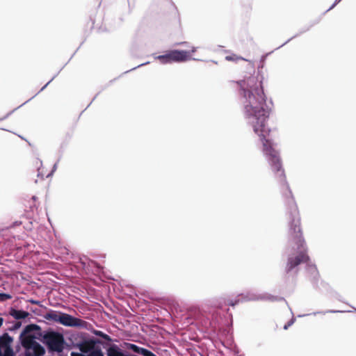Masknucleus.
<instances>
[{"label":"nucleus","instance_id":"f257e3e1","mask_svg":"<svg viewBox=\"0 0 356 356\" xmlns=\"http://www.w3.org/2000/svg\"><path fill=\"white\" fill-rule=\"evenodd\" d=\"M238 84L240 87L243 115L246 122L259 136L263 145V154L270 165L271 170L286 187L289 245H306L302 236L298 207L285 181L284 171L279 151L277 149V143L269 138L270 129L267 126V120L270 110L266 106L261 81L257 76L251 75L238 81Z\"/></svg>","mask_w":356,"mask_h":356},{"label":"nucleus","instance_id":"f03ea898","mask_svg":"<svg viewBox=\"0 0 356 356\" xmlns=\"http://www.w3.org/2000/svg\"><path fill=\"white\" fill-rule=\"evenodd\" d=\"M40 328L38 325L29 324L26 325L19 335V341L25 349L24 356H42L45 350L42 346L35 340L31 334Z\"/></svg>","mask_w":356,"mask_h":356},{"label":"nucleus","instance_id":"7ed1b4c3","mask_svg":"<svg viewBox=\"0 0 356 356\" xmlns=\"http://www.w3.org/2000/svg\"><path fill=\"white\" fill-rule=\"evenodd\" d=\"M40 336L49 352L60 353L64 349L65 339L62 334L51 330L44 331Z\"/></svg>","mask_w":356,"mask_h":356},{"label":"nucleus","instance_id":"20e7f679","mask_svg":"<svg viewBox=\"0 0 356 356\" xmlns=\"http://www.w3.org/2000/svg\"><path fill=\"white\" fill-rule=\"evenodd\" d=\"M13 338L8 333L0 336V356H15L12 348Z\"/></svg>","mask_w":356,"mask_h":356},{"label":"nucleus","instance_id":"39448f33","mask_svg":"<svg viewBox=\"0 0 356 356\" xmlns=\"http://www.w3.org/2000/svg\"><path fill=\"white\" fill-rule=\"evenodd\" d=\"M61 325L68 327H83L86 323L85 321L80 318H75L68 314L63 313L59 318Z\"/></svg>","mask_w":356,"mask_h":356},{"label":"nucleus","instance_id":"423d86ee","mask_svg":"<svg viewBox=\"0 0 356 356\" xmlns=\"http://www.w3.org/2000/svg\"><path fill=\"white\" fill-rule=\"evenodd\" d=\"M171 63H181L191 59L190 51L184 50H171L168 51Z\"/></svg>","mask_w":356,"mask_h":356},{"label":"nucleus","instance_id":"0eeeda50","mask_svg":"<svg viewBox=\"0 0 356 356\" xmlns=\"http://www.w3.org/2000/svg\"><path fill=\"white\" fill-rule=\"evenodd\" d=\"M80 350L81 353H72V356H104L101 349L95 346H81Z\"/></svg>","mask_w":356,"mask_h":356},{"label":"nucleus","instance_id":"6e6552de","mask_svg":"<svg viewBox=\"0 0 356 356\" xmlns=\"http://www.w3.org/2000/svg\"><path fill=\"white\" fill-rule=\"evenodd\" d=\"M243 299L245 301H256V300H270L273 301L277 298L275 296H271L268 293H256L254 292L248 293L243 296Z\"/></svg>","mask_w":356,"mask_h":356},{"label":"nucleus","instance_id":"1a4fd4ad","mask_svg":"<svg viewBox=\"0 0 356 356\" xmlns=\"http://www.w3.org/2000/svg\"><path fill=\"white\" fill-rule=\"evenodd\" d=\"M9 314L16 320H22L27 318L30 314L28 312L10 308Z\"/></svg>","mask_w":356,"mask_h":356},{"label":"nucleus","instance_id":"9d476101","mask_svg":"<svg viewBox=\"0 0 356 356\" xmlns=\"http://www.w3.org/2000/svg\"><path fill=\"white\" fill-rule=\"evenodd\" d=\"M62 312L58 311H54V310H49V312H46L43 317L44 319L56 323H60V318L61 316Z\"/></svg>","mask_w":356,"mask_h":356},{"label":"nucleus","instance_id":"9b49d317","mask_svg":"<svg viewBox=\"0 0 356 356\" xmlns=\"http://www.w3.org/2000/svg\"><path fill=\"white\" fill-rule=\"evenodd\" d=\"M155 58L159 60L162 64L171 63L168 51L165 54L156 56Z\"/></svg>","mask_w":356,"mask_h":356},{"label":"nucleus","instance_id":"f8f14e48","mask_svg":"<svg viewBox=\"0 0 356 356\" xmlns=\"http://www.w3.org/2000/svg\"><path fill=\"white\" fill-rule=\"evenodd\" d=\"M138 354L141 355L143 356H156L154 353H153L150 350H149L146 348H142V347L139 348Z\"/></svg>","mask_w":356,"mask_h":356},{"label":"nucleus","instance_id":"ddd939ff","mask_svg":"<svg viewBox=\"0 0 356 356\" xmlns=\"http://www.w3.org/2000/svg\"><path fill=\"white\" fill-rule=\"evenodd\" d=\"M95 334L97 336L102 337V339H104L106 341H111V338L108 334L102 332V331H96Z\"/></svg>","mask_w":356,"mask_h":356},{"label":"nucleus","instance_id":"4468645a","mask_svg":"<svg viewBox=\"0 0 356 356\" xmlns=\"http://www.w3.org/2000/svg\"><path fill=\"white\" fill-rule=\"evenodd\" d=\"M126 346L128 349L132 350L133 352L138 353L139 350V346L134 343H127Z\"/></svg>","mask_w":356,"mask_h":356},{"label":"nucleus","instance_id":"2eb2a0df","mask_svg":"<svg viewBox=\"0 0 356 356\" xmlns=\"http://www.w3.org/2000/svg\"><path fill=\"white\" fill-rule=\"evenodd\" d=\"M225 59L227 60H229V61H236V60H245L243 58L238 57V56H237L236 55L227 56L225 57Z\"/></svg>","mask_w":356,"mask_h":356},{"label":"nucleus","instance_id":"dca6fc26","mask_svg":"<svg viewBox=\"0 0 356 356\" xmlns=\"http://www.w3.org/2000/svg\"><path fill=\"white\" fill-rule=\"evenodd\" d=\"M10 298H12V296L10 294L0 293V302H3Z\"/></svg>","mask_w":356,"mask_h":356},{"label":"nucleus","instance_id":"f3484780","mask_svg":"<svg viewBox=\"0 0 356 356\" xmlns=\"http://www.w3.org/2000/svg\"><path fill=\"white\" fill-rule=\"evenodd\" d=\"M22 326L21 322H15L10 327L8 328L9 331H15Z\"/></svg>","mask_w":356,"mask_h":356},{"label":"nucleus","instance_id":"a211bd4d","mask_svg":"<svg viewBox=\"0 0 356 356\" xmlns=\"http://www.w3.org/2000/svg\"><path fill=\"white\" fill-rule=\"evenodd\" d=\"M296 321V318L293 317L286 325L284 326V330H287L290 326H291Z\"/></svg>","mask_w":356,"mask_h":356},{"label":"nucleus","instance_id":"6ab92c4d","mask_svg":"<svg viewBox=\"0 0 356 356\" xmlns=\"http://www.w3.org/2000/svg\"><path fill=\"white\" fill-rule=\"evenodd\" d=\"M337 312H340V311H337V310H328L327 312H314L313 313V315H316L318 314H325V313H337Z\"/></svg>","mask_w":356,"mask_h":356},{"label":"nucleus","instance_id":"aec40b11","mask_svg":"<svg viewBox=\"0 0 356 356\" xmlns=\"http://www.w3.org/2000/svg\"><path fill=\"white\" fill-rule=\"evenodd\" d=\"M57 169V163H55L53 166L51 172L47 176V177L51 176L53 173Z\"/></svg>","mask_w":356,"mask_h":356},{"label":"nucleus","instance_id":"412c9836","mask_svg":"<svg viewBox=\"0 0 356 356\" xmlns=\"http://www.w3.org/2000/svg\"><path fill=\"white\" fill-rule=\"evenodd\" d=\"M29 302L32 303V304H34V305H39L40 302L38 301V300H33V299H31V300H29Z\"/></svg>","mask_w":356,"mask_h":356},{"label":"nucleus","instance_id":"4be33fe9","mask_svg":"<svg viewBox=\"0 0 356 356\" xmlns=\"http://www.w3.org/2000/svg\"><path fill=\"white\" fill-rule=\"evenodd\" d=\"M341 1V0H335L334 3L332 5V6L327 10H330L331 9H332Z\"/></svg>","mask_w":356,"mask_h":356},{"label":"nucleus","instance_id":"5701e85b","mask_svg":"<svg viewBox=\"0 0 356 356\" xmlns=\"http://www.w3.org/2000/svg\"><path fill=\"white\" fill-rule=\"evenodd\" d=\"M239 300H236L235 302L230 301L228 302V304L231 306H234L238 302Z\"/></svg>","mask_w":356,"mask_h":356},{"label":"nucleus","instance_id":"b1692460","mask_svg":"<svg viewBox=\"0 0 356 356\" xmlns=\"http://www.w3.org/2000/svg\"><path fill=\"white\" fill-rule=\"evenodd\" d=\"M54 77H53L49 82H47L42 88H41V91L43 90L49 84V83L54 79Z\"/></svg>","mask_w":356,"mask_h":356},{"label":"nucleus","instance_id":"393cba45","mask_svg":"<svg viewBox=\"0 0 356 356\" xmlns=\"http://www.w3.org/2000/svg\"><path fill=\"white\" fill-rule=\"evenodd\" d=\"M3 318L0 317V327L3 325Z\"/></svg>","mask_w":356,"mask_h":356},{"label":"nucleus","instance_id":"a878e982","mask_svg":"<svg viewBox=\"0 0 356 356\" xmlns=\"http://www.w3.org/2000/svg\"><path fill=\"white\" fill-rule=\"evenodd\" d=\"M9 115H10V113H8V114H7L6 116H4L3 118H0V121H1V120H5L6 118H8V116Z\"/></svg>","mask_w":356,"mask_h":356},{"label":"nucleus","instance_id":"bb28decb","mask_svg":"<svg viewBox=\"0 0 356 356\" xmlns=\"http://www.w3.org/2000/svg\"><path fill=\"white\" fill-rule=\"evenodd\" d=\"M196 50H197V48H196V47H193V48H192V50H191V52H192V53H194V52H195V51H196Z\"/></svg>","mask_w":356,"mask_h":356},{"label":"nucleus","instance_id":"cd10ccee","mask_svg":"<svg viewBox=\"0 0 356 356\" xmlns=\"http://www.w3.org/2000/svg\"><path fill=\"white\" fill-rule=\"evenodd\" d=\"M187 44V42H184L178 43L177 44Z\"/></svg>","mask_w":356,"mask_h":356},{"label":"nucleus","instance_id":"c85d7f7f","mask_svg":"<svg viewBox=\"0 0 356 356\" xmlns=\"http://www.w3.org/2000/svg\"><path fill=\"white\" fill-rule=\"evenodd\" d=\"M311 269L312 270H316V267L315 266H311Z\"/></svg>","mask_w":356,"mask_h":356},{"label":"nucleus","instance_id":"c756f323","mask_svg":"<svg viewBox=\"0 0 356 356\" xmlns=\"http://www.w3.org/2000/svg\"><path fill=\"white\" fill-rule=\"evenodd\" d=\"M147 63H142V64L139 65H138V66L137 67H140V66H143V65H146Z\"/></svg>","mask_w":356,"mask_h":356},{"label":"nucleus","instance_id":"7c9ffc66","mask_svg":"<svg viewBox=\"0 0 356 356\" xmlns=\"http://www.w3.org/2000/svg\"><path fill=\"white\" fill-rule=\"evenodd\" d=\"M307 314H303V315H298V317H302V316H307Z\"/></svg>","mask_w":356,"mask_h":356},{"label":"nucleus","instance_id":"2f4dec72","mask_svg":"<svg viewBox=\"0 0 356 356\" xmlns=\"http://www.w3.org/2000/svg\"><path fill=\"white\" fill-rule=\"evenodd\" d=\"M213 306L217 307H221L220 305H217L216 304H214Z\"/></svg>","mask_w":356,"mask_h":356},{"label":"nucleus","instance_id":"473e14b6","mask_svg":"<svg viewBox=\"0 0 356 356\" xmlns=\"http://www.w3.org/2000/svg\"><path fill=\"white\" fill-rule=\"evenodd\" d=\"M275 298H277L276 300H279V298L277 297H275ZM280 300H282V298H280ZM274 301H275V300Z\"/></svg>","mask_w":356,"mask_h":356},{"label":"nucleus","instance_id":"72a5a7b5","mask_svg":"<svg viewBox=\"0 0 356 356\" xmlns=\"http://www.w3.org/2000/svg\"><path fill=\"white\" fill-rule=\"evenodd\" d=\"M286 43H283L281 44V47H283L284 45H285Z\"/></svg>","mask_w":356,"mask_h":356},{"label":"nucleus","instance_id":"f704fd0d","mask_svg":"<svg viewBox=\"0 0 356 356\" xmlns=\"http://www.w3.org/2000/svg\"><path fill=\"white\" fill-rule=\"evenodd\" d=\"M286 43H283L281 44V47H283L284 45H285Z\"/></svg>","mask_w":356,"mask_h":356},{"label":"nucleus","instance_id":"c9c22d12","mask_svg":"<svg viewBox=\"0 0 356 356\" xmlns=\"http://www.w3.org/2000/svg\"><path fill=\"white\" fill-rule=\"evenodd\" d=\"M286 43H283L281 44V47H283L284 45H285Z\"/></svg>","mask_w":356,"mask_h":356},{"label":"nucleus","instance_id":"e433bc0d","mask_svg":"<svg viewBox=\"0 0 356 356\" xmlns=\"http://www.w3.org/2000/svg\"><path fill=\"white\" fill-rule=\"evenodd\" d=\"M289 42V40H287L285 43H288Z\"/></svg>","mask_w":356,"mask_h":356},{"label":"nucleus","instance_id":"4c0bfd02","mask_svg":"<svg viewBox=\"0 0 356 356\" xmlns=\"http://www.w3.org/2000/svg\"><path fill=\"white\" fill-rule=\"evenodd\" d=\"M289 42V40H287L285 43H288Z\"/></svg>","mask_w":356,"mask_h":356},{"label":"nucleus","instance_id":"58836bf2","mask_svg":"<svg viewBox=\"0 0 356 356\" xmlns=\"http://www.w3.org/2000/svg\"><path fill=\"white\" fill-rule=\"evenodd\" d=\"M289 42V40H287L285 43H288Z\"/></svg>","mask_w":356,"mask_h":356}]
</instances>
